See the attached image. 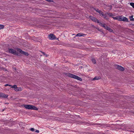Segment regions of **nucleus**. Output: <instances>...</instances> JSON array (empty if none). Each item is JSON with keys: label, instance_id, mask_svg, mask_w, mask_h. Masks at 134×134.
<instances>
[{"label": "nucleus", "instance_id": "obj_28", "mask_svg": "<svg viewBox=\"0 0 134 134\" xmlns=\"http://www.w3.org/2000/svg\"><path fill=\"white\" fill-rule=\"evenodd\" d=\"M108 26H107L105 24H104V25H103V27H104L105 29H106V27H107Z\"/></svg>", "mask_w": 134, "mask_h": 134}, {"label": "nucleus", "instance_id": "obj_20", "mask_svg": "<svg viewBox=\"0 0 134 134\" xmlns=\"http://www.w3.org/2000/svg\"><path fill=\"white\" fill-rule=\"evenodd\" d=\"M130 4V5L134 8V3H131Z\"/></svg>", "mask_w": 134, "mask_h": 134}, {"label": "nucleus", "instance_id": "obj_1", "mask_svg": "<svg viewBox=\"0 0 134 134\" xmlns=\"http://www.w3.org/2000/svg\"><path fill=\"white\" fill-rule=\"evenodd\" d=\"M23 107L28 109L37 110L38 109L34 106L30 105H24Z\"/></svg>", "mask_w": 134, "mask_h": 134}, {"label": "nucleus", "instance_id": "obj_26", "mask_svg": "<svg viewBox=\"0 0 134 134\" xmlns=\"http://www.w3.org/2000/svg\"><path fill=\"white\" fill-rule=\"evenodd\" d=\"M41 52L43 54V55L46 56V57H47V55L46 54V53H45L44 52Z\"/></svg>", "mask_w": 134, "mask_h": 134}, {"label": "nucleus", "instance_id": "obj_21", "mask_svg": "<svg viewBox=\"0 0 134 134\" xmlns=\"http://www.w3.org/2000/svg\"><path fill=\"white\" fill-rule=\"evenodd\" d=\"M4 26L3 25H0V29H3L4 28Z\"/></svg>", "mask_w": 134, "mask_h": 134}, {"label": "nucleus", "instance_id": "obj_2", "mask_svg": "<svg viewBox=\"0 0 134 134\" xmlns=\"http://www.w3.org/2000/svg\"><path fill=\"white\" fill-rule=\"evenodd\" d=\"M67 76L69 77L76 79L80 81L82 80V79L78 76L70 73H68L67 74Z\"/></svg>", "mask_w": 134, "mask_h": 134}, {"label": "nucleus", "instance_id": "obj_18", "mask_svg": "<svg viewBox=\"0 0 134 134\" xmlns=\"http://www.w3.org/2000/svg\"><path fill=\"white\" fill-rule=\"evenodd\" d=\"M11 87L14 88H15V89H16V88H17V86L16 85H14L13 86H12V87Z\"/></svg>", "mask_w": 134, "mask_h": 134}, {"label": "nucleus", "instance_id": "obj_5", "mask_svg": "<svg viewBox=\"0 0 134 134\" xmlns=\"http://www.w3.org/2000/svg\"><path fill=\"white\" fill-rule=\"evenodd\" d=\"M115 67L118 70L121 71H123L124 70V69L122 66L118 65H116Z\"/></svg>", "mask_w": 134, "mask_h": 134}, {"label": "nucleus", "instance_id": "obj_14", "mask_svg": "<svg viewBox=\"0 0 134 134\" xmlns=\"http://www.w3.org/2000/svg\"><path fill=\"white\" fill-rule=\"evenodd\" d=\"M133 15H131L129 16L130 18V20L134 21V18H133Z\"/></svg>", "mask_w": 134, "mask_h": 134}, {"label": "nucleus", "instance_id": "obj_12", "mask_svg": "<svg viewBox=\"0 0 134 134\" xmlns=\"http://www.w3.org/2000/svg\"><path fill=\"white\" fill-rule=\"evenodd\" d=\"M104 18L105 19L107 20H108L109 19V18L107 16V15L106 14H104V13H103V15H102Z\"/></svg>", "mask_w": 134, "mask_h": 134}, {"label": "nucleus", "instance_id": "obj_19", "mask_svg": "<svg viewBox=\"0 0 134 134\" xmlns=\"http://www.w3.org/2000/svg\"><path fill=\"white\" fill-rule=\"evenodd\" d=\"M100 78H99V77H95L93 79V80H98L99 79H100Z\"/></svg>", "mask_w": 134, "mask_h": 134}, {"label": "nucleus", "instance_id": "obj_8", "mask_svg": "<svg viewBox=\"0 0 134 134\" xmlns=\"http://www.w3.org/2000/svg\"><path fill=\"white\" fill-rule=\"evenodd\" d=\"M8 96L7 94H5L4 93L0 92V97L7 98Z\"/></svg>", "mask_w": 134, "mask_h": 134}, {"label": "nucleus", "instance_id": "obj_27", "mask_svg": "<svg viewBox=\"0 0 134 134\" xmlns=\"http://www.w3.org/2000/svg\"><path fill=\"white\" fill-rule=\"evenodd\" d=\"M30 130L32 131H34V128H32L30 129Z\"/></svg>", "mask_w": 134, "mask_h": 134}, {"label": "nucleus", "instance_id": "obj_11", "mask_svg": "<svg viewBox=\"0 0 134 134\" xmlns=\"http://www.w3.org/2000/svg\"><path fill=\"white\" fill-rule=\"evenodd\" d=\"M120 17H121L120 16H118L115 17L112 16V17L114 19L116 20L119 21H120V20H121V19H120Z\"/></svg>", "mask_w": 134, "mask_h": 134}, {"label": "nucleus", "instance_id": "obj_9", "mask_svg": "<svg viewBox=\"0 0 134 134\" xmlns=\"http://www.w3.org/2000/svg\"><path fill=\"white\" fill-rule=\"evenodd\" d=\"M120 16V19H121V20H120V21H128V19L127 18L121 16Z\"/></svg>", "mask_w": 134, "mask_h": 134}, {"label": "nucleus", "instance_id": "obj_23", "mask_svg": "<svg viewBox=\"0 0 134 134\" xmlns=\"http://www.w3.org/2000/svg\"><path fill=\"white\" fill-rule=\"evenodd\" d=\"M82 36V35H81V33H78L77 34L76 36Z\"/></svg>", "mask_w": 134, "mask_h": 134}, {"label": "nucleus", "instance_id": "obj_3", "mask_svg": "<svg viewBox=\"0 0 134 134\" xmlns=\"http://www.w3.org/2000/svg\"><path fill=\"white\" fill-rule=\"evenodd\" d=\"M48 37L49 40H53L56 38L55 36L53 34H50L48 35Z\"/></svg>", "mask_w": 134, "mask_h": 134}, {"label": "nucleus", "instance_id": "obj_30", "mask_svg": "<svg viewBox=\"0 0 134 134\" xmlns=\"http://www.w3.org/2000/svg\"><path fill=\"white\" fill-rule=\"evenodd\" d=\"M46 1H48L49 2H52V1L51 0H46Z\"/></svg>", "mask_w": 134, "mask_h": 134}, {"label": "nucleus", "instance_id": "obj_13", "mask_svg": "<svg viewBox=\"0 0 134 134\" xmlns=\"http://www.w3.org/2000/svg\"><path fill=\"white\" fill-rule=\"evenodd\" d=\"M106 29L109 31L110 32H112L113 30L108 26L106 27Z\"/></svg>", "mask_w": 134, "mask_h": 134}, {"label": "nucleus", "instance_id": "obj_10", "mask_svg": "<svg viewBox=\"0 0 134 134\" xmlns=\"http://www.w3.org/2000/svg\"><path fill=\"white\" fill-rule=\"evenodd\" d=\"M95 9L97 12H98L99 13L100 15L102 16V15H103V13H104L102 12L98 9Z\"/></svg>", "mask_w": 134, "mask_h": 134}, {"label": "nucleus", "instance_id": "obj_16", "mask_svg": "<svg viewBox=\"0 0 134 134\" xmlns=\"http://www.w3.org/2000/svg\"><path fill=\"white\" fill-rule=\"evenodd\" d=\"M108 15L110 16H112L113 15L112 13H106Z\"/></svg>", "mask_w": 134, "mask_h": 134}, {"label": "nucleus", "instance_id": "obj_25", "mask_svg": "<svg viewBox=\"0 0 134 134\" xmlns=\"http://www.w3.org/2000/svg\"><path fill=\"white\" fill-rule=\"evenodd\" d=\"M4 86L5 87H6L7 86H9L10 87H12V85H9L8 84H5L4 85Z\"/></svg>", "mask_w": 134, "mask_h": 134}, {"label": "nucleus", "instance_id": "obj_29", "mask_svg": "<svg viewBox=\"0 0 134 134\" xmlns=\"http://www.w3.org/2000/svg\"><path fill=\"white\" fill-rule=\"evenodd\" d=\"M35 132L37 133H39V131L38 130H36L35 131Z\"/></svg>", "mask_w": 134, "mask_h": 134}, {"label": "nucleus", "instance_id": "obj_4", "mask_svg": "<svg viewBox=\"0 0 134 134\" xmlns=\"http://www.w3.org/2000/svg\"><path fill=\"white\" fill-rule=\"evenodd\" d=\"M89 18L94 22L99 23V21L96 18L91 16H90Z\"/></svg>", "mask_w": 134, "mask_h": 134}, {"label": "nucleus", "instance_id": "obj_7", "mask_svg": "<svg viewBox=\"0 0 134 134\" xmlns=\"http://www.w3.org/2000/svg\"><path fill=\"white\" fill-rule=\"evenodd\" d=\"M18 51L19 52L22 54H24L26 56H28L29 55V54L28 53L23 51L20 49H19L18 50Z\"/></svg>", "mask_w": 134, "mask_h": 134}, {"label": "nucleus", "instance_id": "obj_15", "mask_svg": "<svg viewBox=\"0 0 134 134\" xmlns=\"http://www.w3.org/2000/svg\"><path fill=\"white\" fill-rule=\"evenodd\" d=\"M91 60L93 63L95 64L96 63V60L94 58H93Z\"/></svg>", "mask_w": 134, "mask_h": 134}, {"label": "nucleus", "instance_id": "obj_6", "mask_svg": "<svg viewBox=\"0 0 134 134\" xmlns=\"http://www.w3.org/2000/svg\"><path fill=\"white\" fill-rule=\"evenodd\" d=\"M8 52L9 53L12 54L14 55H16V51L11 48L9 49L8 50Z\"/></svg>", "mask_w": 134, "mask_h": 134}, {"label": "nucleus", "instance_id": "obj_22", "mask_svg": "<svg viewBox=\"0 0 134 134\" xmlns=\"http://www.w3.org/2000/svg\"><path fill=\"white\" fill-rule=\"evenodd\" d=\"M20 89V88H17L15 89V90L16 91H20V90H19Z\"/></svg>", "mask_w": 134, "mask_h": 134}, {"label": "nucleus", "instance_id": "obj_24", "mask_svg": "<svg viewBox=\"0 0 134 134\" xmlns=\"http://www.w3.org/2000/svg\"><path fill=\"white\" fill-rule=\"evenodd\" d=\"M98 23L99 24V25H100L102 27L104 24H103L102 23H100L99 22V23Z\"/></svg>", "mask_w": 134, "mask_h": 134}, {"label": "nucleus", "instance_id": "obj_17", "mask_svg": "<svg viewBox=\"0 0 134 134\" xmlns=\"http://www.w3.org/2000/svg\"><path fill=\"white\" fill-rule=\"evenodd\" d=\"M107 7L108 9H109L110 10L111 9L112 7L111 5L108 6H107Z\"/></svg>", "mask_w": 134, "mask_h": 134}]
</instances>
